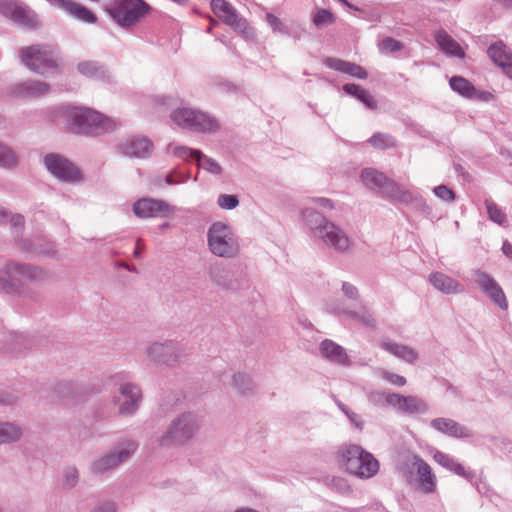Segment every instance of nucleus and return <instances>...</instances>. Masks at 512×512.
<instances>
[{"instance_id": "1", "label": "nucleus", "mask_w": 512, "mask_h": 512, "mask_svg": "<svg viewBox=\"0 0 512 512\" xmlns=\"http://www.w3.org/2000/svg\"><path fill=\"white\" fill-rule=\"evenodd\" d=\"M339 464L350 474L368 479L379 470L377 459L358 445H346L338 451Z\"/></svg>"}, {"instance_id": "2", "label": "nucleus", "mask_w": 512, "mask_h": 512, "mask_svg": "<svg viewBox=\"0 0 512 512\" xmlns=\"http://www.w3.org/2000/svg\"><path fill=\"white\" fill-rule=\"evenodd\" d=\"M303 217L315 234L326 244L338 251H345L349 248L350 240L347 235L334 223L327 221L321 214L312 208H306L303 211Z\"/></svg>"}, {"instance_id": "3", "label": "nucleus", "mask_w": 512, "mask_h": 512, "mask_svg": "<svg viewBox=\"0 0 512 512\" xmlns=\"http://www.w3.org/2000/svg\"><path fill=\"white\" fill-rule=\"evenodd\" d=\"M67 118L70 129L75 133L99 134L115 128L113 120L88 108H72Z\"/></svg>"}, {"instance_id": "4", "label": "nucleus", "mask_w": 512, "mask_h": 512, "mask_svg": "<svg viewBox=\"0 0 512 512\" xmlns=\"http://www.w3.org/2000/svg\"><path fill=\"white\" fill-rule=\"evenodd\" d=\"M360 177L365 187L378 191L393 200L406 202L412 199L411 193L405 187L374 168L364 169Z\"/></svg>"}, {"instance_id": "5", "label": "nucleus", "mask_w": 512, "mask_h": 512, "mask_svg": "<svg viewBox=\"0 0 512 512\" xmlns=\"http://www.w3.org/2000/svg\"><path fill=\"white\" fill-rule=\"evenodd\" d=\"M108 11L120 26L130 27L148 16L152 7L144 0H114Z\"/></svg>"}, {"instance_id": "6", "label": "nucleus", "mask_w": 512, "mask_h": 512, "mask_svg": "<svg viewBox=\"0 0 512 512\" xmlns=\"http://www.w3.org/2000/svg\"><path fill=\"white\" fill-rule=\"evenodd\" d=\"M20 58L22 63L30 70L45 74L51 71H58L57 59L50 47L32 45L21 49Z\"/></svg>"}, {"instance_id": "7", "label": "nucleus", "mask_w": 512, "mask_h": 512, "mask_svg": "<svg viewBox=\"0 0 512 512\" xmlns=\"http://www.w3.org/2000/svg\"><path fill=\"white\" fill-rule=\"evenodd\" d=\"M208 244L213 254L220 257H233L238 253V241L231 229L222 224L214 223L209 229Z\"/></svg>"}, {"instance_id": "8", "label": "nucleus", "mask_w": 512, "mask_h": 512, "mask_svg": "<svg viewBox=\"0 0 512 512\" xmlns=\"http://www.w3.org/2000/svg\"><path fill=\"white\" fill-rule=\"evenodd\" d=\"M171 118L178 126L194 131L215 132L219 129L215 118L191 108L177 109L171 114Z\"/></svg>"}, {"instance_id": "9", "label": "nucleus", "mask_w": 512, "mask_h": 512, "mask_svg": "<svg viewBox=\"0 0 512 512\" xmlns=\"http://www.w3.org/2000/svg\"><path fill=\"white\" fill-rule=\"evenodd\" d=\"M211 8L214 14L235 32L246 38L254 36V30L248 21L240 17L236 9L225 0H212Z\"/></svg>"}, {"instance_id": "10", "label": "nucleus", "mask_w": 512, "mask_h": 512, "mask_svg": "<svg viewBox=\"0 0 512 512\" xmlns=\"http://www.w3.org/2000/svg\"><path fill=\"white\" fill-rule=\"evenodd\" d=\"M44 161L47 169L61 180L77 181L81 179L79 169L59 155H47Z\"/></svg>"}, {"instance_id": "11", "label": "nucleus", "mask_w": 512, "mask_h": 512, "mask_svg": "<svg viewBox=\"0 0 512 512\" xmlns=\"http://www.w3.org/2000/svg\"><path fill=\"white\" fill-rule=\"evenodd\" d=\"M383 397L387 405L404 413L413 414L426 409L425 403L420 398L413 395L403 396L398 393H387L383 394Z\"/></svg>"}, {"instance_id": "12", "label": "nucleus", "mask_w": 512, "mask_h": 512, "mask_svg": "<svg viewBox=\"0 0 512 512\" xmlns=\"http://www.w3.org/2000/svg\"><path fill=\"white\" fill-rule=\"evenodd\" d=\"M51 5L62 10L69 16L89 24L96 22V15L82 4L73 0H47Z\"/></svg>"}, {"instance_id": "13", "label": "nucleus", "mask_w": 512, "mask_h": 512, "mask_svg": "<svg viewBox=\"0 0 512 512\" xmlns=\"http://www.w3.org/2000/svg\"><path fill=\"white\" fill-rule=\"evenodd\" d=\"M0 12L16 23L34 25L36 22L32 11L12 0H0Z\"/></svg>"}, {"instance_id": "14", "label": "nucleus", "mask_w": 512, "mask_h": 512, "mask_svg": "<svg viewBox=\"0 0 512 512\" xmlns=\"http://www.w3.org/2000/svg\"><path fill=\"white\" fill-rule=\"evenodd\" d=\"M487 54L492 62L499 66L503 72L512 79V51L502 41L490 45Z\"/></svg>"}, {"instance_id": "15", "label": "nucleus", "mask_w": 512, "mask_h": 512, "mask_svg": "<svg viewBox=\"0 0 512 512\" xmlns=\"http://www.w3.org/2000/svg\"><path fill=\"white\" fill-rule=\"evenodd\" d=\"M136 449V445L133 442H127L124 447H120L113 453L106 455L94 463V470L97 472H103L111 468L116 467L119 463L126 460Z\"/></svg>"}, {"instance_id": "16", "label": "nucleus", "mask_w": 512, "mask_h": 512, "mask_svg": "<svg viewBox=\"0 0 512 512\" xmlns=\"http://www.w3.org/2000/svg\"><path fill=\"white\" fill-rule=\"evenodd\" d=\"M477 283L499 308L507 310L508 302L505 293L494 279L485 273H480L477 276Z\"/></svg>"}, {"instance_id": "17", "label": "nucleus", "mask_w": 512, "mask_h": 512, "mask_svg": "<svg viewBox=\"0 0 512 512\" xmlns=\"http://www.w3.org/2000/svg\"><path fill=\"white\" fill-rule=\"evenodd\" d=\"M133 211L138 217H156L158 215H166L172 210L170 206L160 200L141 199L134 204Z\"/></svg>"}, {"instance_id": "18", "label": "nucleus", "mask_w": 512, "mask_h": 512, "mask_svg": "<svg viewBox=\"0 0 512 512\" xmlns=\"http://www.w3.org/2000/svg\"><path fill=\"white\" fill-rule=\"evenodd\" d=\"M140 398V391L137 387L131 384H123L120 388V396L118 397L120 413H133L137 408Z\"/></svg>"}, {"instance_id": "19", "label": "nucleus", "mask_w": 512, "mask_h": 512, "mask_svg": "<svg viewBox=\"0 0 512 512\" xmlns=\"http://www.w3.org/2000/svg\"><path fill=\"white\" fill-rule=\"evenodd\" d=\"M435 41L440 50L449 57L464 58L465 50L445 30L440 29L434 34Z\"/></svg>"}, {"instance_id": "20", "label": "nucleus", "mask_w": 512, "mask_h": 512, "mask_svg": "<svg viewBox=\"0 0 512 512\" xmlns=\"http://www.w3.org/2000/svg\"><path fill=\"white\" fill-rule=\"evenodd\" d=\"M194 430V420L190 416H184L173 424L167 439H171L175 443H183L193 435Z\"/></svg>"}, {"instance_id": "21", "label": "nucleus", "mask_w": 512, "mask_h": 512, "mask_svg": "<svg viewBox=\"0 0 512 512\" xmlns=\"http://www.w3.org/2000/svg\"><path fill=\"white\" fill-rule=\"evenodd\" d=\"M121 149L126 155L144 158L151 154L153 145L147 138L134 137L123 143Z\"/></svg>"}, {"instance_id": "22", "label": "nucleus", "mask_w": 512, "mask_h": 512, "mask_svg": "<svg viewBox=\"0 0 512 512\" xmlns=\"http://www.w3.org/2000/svg\"><path fill=\"white\" fill-rule=\"evenodd\" d=\"M324 64L330 69L348 74L358 79H366L368 74L363 67L358 64L344 61L337 58L327 57Z\"/></svg>"}, {"instance_id": "23", "label": "nucleus", "mask_w": 512, "mask_h": 512, "mask_svg": "<svg viewBox=\"0 0 512 512\" xmlns=\"http://www.w3.org/2000/svg\"><path fill=\"white\" fill-rule=\"evenodd\" d=\"M430 283L439 291L446 294L460 293L462 285L450 276L441 272H434L429 277Z\"/></svg>"}, {"instance_id": "24", "label": "nucleus", "mask_w": 512, "mask_h": 512, "mask_svg": "<svg viewBox=\"0 0 512 512\" xmlns=\"http://www.w3.org/2000/svg\"><path fill=\"white\" fill-rule=\"evenodd\" d=\"M381 346L389 353L408 363L413 364L418 359L417 352L409 346L394 343L389 339L384 340Z\"/></svg>"}, {"instance_id": "25", "label": "nucleus", "mask_w": 512, "mask_h": 512, "mask_svg": "<svg viewBox=\"0 0 512 512\" xmlns=\"http://www.w3.org/2000/svg\"><path fill=\"white\" fill-rule=\"evenodd\" d=\"M432 426L445 434L453 437H469L470 432L467 428L460 426L451 419L439 418L432 421Z\"/></svg>"}, {"instance_id": "26", "label": "nucleus", "mask_w": 512, "mask_h": 512, "mask_svg": "<svg viewBox=\"0 0 512 512\" xmlns=\"http://www.w3.org/2000/svg\"><path fill=\"white\" fill-rule=\"evenodd\" d=\"M417 474L422 489L427 493H432L436 488V477L432 472L431 467L423 460H418Z\"/></svg>"}, {"instance_id": "27", "label": "nucleus", "mask_w": 512, "mask_h": 512, "mask_svg": "<svg viewBox=\"0 0 512 512\" xmlns=\"http://www.w3.org/2000/svg\"><path fill=\"white\" fill-rule=\"evenodd\" d=\"M321 353L325 358L340 364H346L348 361L345 350L331 340H324L322 342Z\"/></svg>"}, {"instance_id": "28", "label": "nucleus", "mask_w": 512, "mask_h": 512, "mask_svg": "<svg viewBox=\"0 0 512 512\" xmlns=\"http://www.w3.org/2000/svg\"><path fill=\"white\" fill-rule=\"evenodd\" d=\"M49 87L44 82H25L17 85L13 93L16 96H41L48 92Z\"/></svg>"}, {"instance_id": "29", "label": "nucleus", "mask_w": 512, "mask_h": 512, "mask_svg": "<svg viewBox=\"0 0 512 512\" xmlns=\"http://www.w3.org/2000/svg\"><path fill=\"white\" fill-rule=\"evenodd\" d=\"M77 69L80 74L88 78L103 80L106 77V71L94 61H82L78 64Z\"/></svg>"}, {"instance_id": "30", "label": "nucleus", "mask_w": 512, "mask_h": 512, "mask_svg": "<svg viewBox=\"0 0 512 512\" xmlns=\"http://www.w3.org/2000/svg\"><path fill=\"white\" fill-rule=\"evenodd\" d=\"M434 459L436 462H438L443 467L453 471L454 473H456L460 476H464V477L470 476V472H467V470L465 469V467L463 465L456 462L454 459L450 458L446 454L438 452L434 455Z\"/></svg>"}, {"instance_id": "31", "label": "nucleus", "mask_w": 512, "mask_h": 512, "mask_svg": "<svg viewBox=\"0 0 512 512\" xmlns=\"http://www.w3.org/2000/svg\"><path fill=\"white\" fill-rule=\"evenodd\" d=\"M450 86L454 91L465 97H471L475 92L472 84L463 77H452L450 79Z\"/></svg>"}, {"instance_id": "32", "label": "nucleus", "mask_w": 512, "mask_h": 512, "mask_svg": "<svg viewBox=\"0 0 512 512\" xmlns=\"http://www.w3.org/2000/svg\"><path fill=\"white\" fill-rule=\"evenodd\" d=\"M9 273L20 274L34 280L43 278V272L30 265L13 264L9 268Z\"/></svg>"}, {"instance_id": "33", "label": "nucleus", "mask_w": 512, "mask_h": 512, "mask_svg": "<svg viewBox=\"0 0 512 512\" xmlns=\"http://www.w3.org/2000/svg\"><path fill=\"white\" fill-rule=\"evenodd\" d=\"M369 143L376 149L385 150L396 145L394 138L385 133H376L370 139Z\"/></svg>"}, {"instance_id": "34", "label": "nucleus", "mask_w": 512, "mask_h": 512, "mask_svg": "<svg viewBox=\"0 0 512 512\" xmlns=\"http://www.w3.org/2000/svg\"><path fill=\"white\" fill-rule=\"evenodd\" d=\"M21 435V429L11 423L0 424V444L17 440Z\"/></svg>"}, {"instance_id": "35", "label": "nucleus", "mask_w": 512, "mask_h": 512, "mask_svg": "<svg viewBox=\"0 0 512 512\" xmlns=\"http://www.w3.org/2000/svg\"><path fill=\"white\" fill-rule=\"evenodd\" d=\"M312 21L318 28L333 24L335 22V15L327 9H318L313 13Z\"/></svg>"}, {"instance_id": "36", "label": "nucleus", "mask_w": 512, "mask_h": 512, "mask_svg": "<svg viewBox=\"0 0 512 512\" xmlns=\"http://www.w3.org/2000/svg\"><path fill=\"white\" fill-rule=\"evenodd\" d=\"M173 155L185 161L196 160L201 156L200 150H194L187 146H175L172 151Z\"/></svg>"}, {"instance_id": "37", "label": "nucleus", "mask_w": 512, "mask_h": 512, "mask_svg": "<svg viewBox=\"0 0 512 512\" xmlns=\"http://www.w3.org/2000/svg\"><path fill=\"white\" fill-rule=\"evenodd\" d=\"M17 157L14 152L0 143V166L11 168L17 165Z\"/></svg>"}, {"instance_id": "38", "label": "nucleus", "mask_w": 512, "mask_h": 512, "mask_svg": "<svg viewBox=\"0 0 512 512\" xmlns=\"http://www.w3.org/2000/svg\"><path fill=\"white\" fill-rule=\"evenodd\" d=\"M403 47L404 45L402 42L392 37H385L378 44L379 51L383 54L400 51L403 49Z\"/></svg>"}, {"instance_id": "39", "label": "nucleus", "mask_w": 512, "mask_h": 512, "mask_svg": "<svg viewBox=\"0 0 512 512\" xmlns=\"http://www.w3.org/2000/svg\"><path fill=\"white\" fill-rule=\"evenodd\" d=\"M485 205L489 218L493 222L499 225H503L506 220V216L504 212L497 206V204H495L492 201L486 200Z\"/></svg>"}, {"instance_id": "40", "label": "nucleus", "mask_w": 512, "mask_h": 512, "mask_svg": "<svg viewBox=\"0 0 512 512\" xmlns=\"http://www.w3.org/2000/svg\"><path fill=\"white\" fill-rule=\"evenodd\" d=\"M197 163L199 167L204 168L205 170L214 173L220 174L222 169L221 166L211 158L205 157L202 153L201 156L197 159Z\"/></svg>"}, {"instance_id": "41", "label": "nucleus", "mask_w": 512, "mask_h": 512, "mask_svg": "<svg viewBox=\"0 0 512 512\" xmlns=\"http://www.w3.org/2000/svg\"><path fill=\"white\" fill-rule=\"evenodd\" d=\"M239 204L235 195L221 194L218 198V205L222 209H233Z\"/></svg>"}, {"instance_id": "42", "label": "nucleus", "mask_w": 512, "mask_h": 512, "mask_svg": "<svg viewBox=\"0 0 512 512\" xmlns=\"http://www.w3.org/2000/svg\"><path fill=\"white\" fill-rule=\"evenodd\" d=\"M434 193L445 201H453L455 198L454 192L445 185H439L434 188Z\"/></svg>"}, {"instance_id": "43", "label": "nucleus", "mask_w": 512, "mask_h": 512, "mask_svg": "<svg viewBox=\"0 0 512 512\" xmlns=\"http://www.w3.org/2000/svg\"><path fill=\"white\" fill-rule=\"evenodd\" d=\"M383 378L386 381L390 382L391 384L400 386V387L404 386L407 382L405 377L395 374V373H391V372H384Z\"/></svg>"}, {"instance_id": "44", "label": "nucleus", "mask_w": 512, "mask_h": 512, "mask_svg": "<svg viewBox=\"0 0 512 512\" xmlns=\"http://www.w3.org/2000/svg\"><path fill=\"white\" fill-rule=\"evenodd\" d=\"M359 100L364 105H366L369 109H373L374 110V109L377 108L376 100L371 95V93L368 90H366V89H363V91L361 92V97L359 98Z\"/></svg>"}, {"instance_id": "45", "label": "nucleus", "mask_w": 512, "mask_h": 512, "mask_svg": "<svg viewBox=\"0 0 512 512\" xmlns=\"http://www.w3.org/2000/svg\"><path fill=\"white\" fill-rule=\"evenodd\" d=\"M266 21L268 22V24L271 26V28L273 30L279 31V32L283 31V25H282L281 20L277 16H275L274 14L267 13L266 14Z\"/></svg>"}, {"instance_id": "46", "label": "nucleus", "mask_w": 512, "mask_h": 512, "mask_svg": "<svg viewBox=\"0 0 512 512\" xmlns=\"http://www.w3.org/2000/svg\"><path fill=\"white\" fill-rule=\"evenodd\" d=\"M364 88H362L361 86L359 85H356V84H345L343 86V90L349 94V95H352L354 97H356L358 100L359 98L361 97V92L363 91Z\"/></svg>"}, {"instance_id": "47", "label": "nucleus", "mask_w": 512, "mask_h": 512, "mask_svg": "<svg viewBox=\"0 0 512 512\" xmlns=\"http://www.w3.org/2000/svg\"><path fill=\"white\" fill-rule=\"evenodd\" d=\"M364 88H362L361 86L359 85H356V84H345L343 86V90L349 94V95H352L354 97H356L358 100L359 98L361 97V92L363 91Z\"/></svg>"}, {"instance_id": "48", "label": "nucleus", "mask_w": 512, "mask_h": 512, "mask_svg": "<svg viewBox=\"0 0 512 512\" xmlns=\"http://www.w3.org/2000/svg\"><path fill=\"white\" fill-rule=\"evenodd\" d=\"M317 206L321 207V208H324V209H333L334 208V203L332 200L328 199V198H324V197H320V198H314L312 200Z\"/></svg>"}, {"instance_id": "49", "label": "nucleus", "mask_w": 512, "mask_h": 512, "mask_svg": "<svg viewBox=\"0 0 512 512\" xmlns=\"http://www.w3.org/2000/svg\"><path fill=\"white\" fill-rule=\"evenodd\" d=\"M78 478L77 470L75 468H71L66 473V482L68 486H73Z\"/></svg>"}, {"instance_id": "50", "label": "nucleus", "mask_w": 512, "mask_h": 512, "mask_svg": "<svg viewBox=\"0 0 512 512\" xmlns=\"http://www.w3.org/2000/svg\"><path fill=\"white\" fill-rule=\"evenodd\" d=\"M343 291L349 298H354L357 295V289L349 283L343 284Z\"/></svg>"}, {"instance_id": "51", "label": "nucleus", "mask_w": 512, "mask_h": 512, "mask_svg": "<svg viewBox=\"0 0 512 512\" xmlns=\"http://www.w3.org/2000/svg\"><path fill=\"white\" fill-rule=\"evenodd\" d=\"M165 350V347L163 345H153L150 350H149V353L151 354V356L153 358H157V357H160L163 353V351Z\"/></svg>"}, {"instance_id": "52", "label": "nucleus", "mask_w": 512, "mask_h": 512, "mask_svg": "<svg viewBox=\"0 0 512 512\" xmlns=\"http://www.w3.org/2000/svg\"><path fill=\"white\" fill-rule=\"evenodd\" d=\"M10 221H11V224L14 227H20L21 228L24 225V218L21 215H14V216H12Z\"/></svg>"}, {"instance_id": "53", "label": "nucleus", "mask_w": 512, "mask_h": 512, "mask_svg": "<svg viewBox=\"0 0 512 512\" xmlns=\"http://www.w3.org/2000/svg\"><path fill=\"white\" fill-rule=\"evenodd\" d=\"M502 251H503V253H504L507 257L512 258V244H511V243H509V242L505 241V242L503 243V246H502Z\"/></svg>"}, {"instance_id": "54", "label": "nucleus", "mask_w": 512, "mask_h": 512, "mask_svg": "<svg viewBox=\"0 0 512 512\" xmlns=\"http://www.w3.org/2000/svg\"><path fill=\"white\" fill-rule=\"evenodd\" d=\"M142 251H143V246L141 244V240L139 239L137 241V244H136V247H135V250H134V255L136 257H138Z\"/></svg>"}, {"instance_id": "55", "label": "nucleus", "mask_w": 512, "mask_h": 512, "mask_svg": "<svg viewBox=\"0 0 512 512\" xmlns=\"http://www.w3.org/2000/svg\"><path fill=\"white\" fill-rule=\"evenodd\" d=\"M6 217H7L6 212L4 210L0 209V221L2 219H5Z\"/></svg>"}, {"instance_id": "56", "label": "nucleus", "mask_w": 512, "mask_h": 512, "mask_svg": "<svg viewBox=\"0 0 512 512\" xmlns=\"http://www.w3.org/2000/svg\"><path fill=\"white\" fill-rule=\"evenodd\" d=\"M236 512H258V511H255L252 509H240V510H237Z\"/></svg>"}]
</instances>
